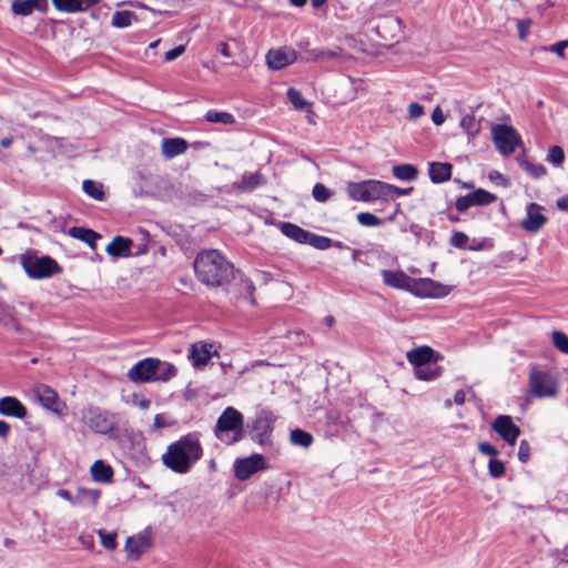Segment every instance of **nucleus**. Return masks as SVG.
Here are the masks:
<instances>
[{"label": "nucleus", "instance_id": "nucleus-1", "mask_svg": "<svg viewBox=\"0 0 568 568\" xmlns=\"http://www.w3.org/2000/svg\"><path fill=\"white\" fill-rule=\"evenodd\" d=\"M203 446L196 434L190 433L171 443L162 455L163 465L175 474H187L203 457Z\"/></svg>", "mask_w": 568, "mask_h": 568}, {"label": "nucleus", "instance_id": "nucleus-2", "mask_svg": "<svg viewBox=\"0 0 568 568\" xmlns=\"http://www.w3.org/2000/svg\"><path fill=\"white\" fill-rule=\"evenodd\" d=\"M382 277L387 286L406 290L420 297L440 298L452 291L449 286L432 278H413L402 271L383 270Z\"/></svg>", "mask_w": 568, "mask_h": 568}, {"label": "nucleus", "instance_id": "nucleus-3", "mask_svg": "<svg viewBox=\"0 0 568 568\" xmlns=\"http://www.w3.org/2000/svg\"><path fill=\"white\" fill-rule=\"evenodd\" d=\"M194 270L199 281L207 286H220L233 274V266L217 250H206L197 254Z\"/></svg>", "mask_w": 568, "mask_h": 568}, {"label": "nucleus", "instance_id": "nucleus-4", "mask_svg": "<svg viewBox=\"0 0 568 568\" xmlns=\"http://www.w3.org/2000/svg\"><path fill=\"white\" fill-rule=\"evenodd\" d=\"M244 417L234 407H226L220 415L214 434L226 445H233L244 437Z\"/></svg>", "mask_w": 568, "mask_h": 568}, {"label": "nucleus", "instance_id": "nucleus-5", "mask_svg": "<svg viewBox=\"0 0 568 568\" xmlns=\"http://www.w3.org/2000/svg\"><path fill=\"white\" fill-rule=\"evenodd\" d=\"M529 392L537 398L556 397L558 394V381L556 376L538 368H532L528 378Z\"/></svg>", "mask_w": 568, "mask_h": 568}, {"label": "nucleus", "instance_id": "nucleus-6", "mask_svg": "<svg viewBox=\"0 0 568 568\" xmlns=\"http://www.w3.org/2000/svg\"><path fill=\"white\" fill-rule=\"evenodd\" d=\"M21 264L31 278H45L61 272L59 264L50 256L23 255Z\"/></svg>", "mask_w": 568, "mask_h": 568}, {"label": "nucleus", "instance_id": "nucleus-7", "mask_svg": "<svg viewBox=\"0 0 568 568\" xmlns=\"http://www.w3.org/2000/svg\"><path fill=\"white\" fill-rule=\"evenodd\" d=\"M351 199L362 202L385 200V182L366 180L362 182H349L346 187Z\"/></svg>", "mask_w": 568, "mask_h": 568}, {"label": "nucleus", "instance_id": "nucleus-8", "mask_svg": "<svg viewBox=\"0 0 568 568\" xmlns=\"http://www.w3.org/2000/svg\"><path fill=\"white\" fill-rule=\"evenodd\" d=\"M83 422L95 433L110 434L118 425L116 415L109 412L102 410L98 407H89L82 412Z\"/></svg>", "mask_w": 568, "mask_h": 568}, {"label": "nucleus", "instance_id": "nucleus-9", "mask_svg": "<svg viewBox=\"0 0 568 568\" xmlns=\"http://www.w3.org/2000/svg\"><path fill=\"white\" fill-rule=\"evenodd\" d=\"M491 136L496 149L503 155H510L520 143V136L516 129L507 124H497L491 128Z\"/></svg>", "mask_w": 568, "mask_h": 568}, {"label": "nucleus", "instance_id": "nucleus-10", "mask_svg": "<svg viewBox=\"0 0 568 568\" xmlns=\"http://www.w3.org/2000/svg\"><path fill=\"white\" fill-rule=\"evenodd\" d=\"M266 468L265 457L261 454H253L248 457L236 459L234 463L235 477L240 480H246L252 475Z\"/></svg>", "mask_w": 568, "mask_h": 568}, {"label": "nucleus", "instance_id": "nucleus-11", "mask_svg": "<svg viewBox=\"0 0 568 568\" xmlns=\"http://www.w3.org/2000/svg\"><path fill=\"white\" fill-rule=\"evenodd\" d=\"M159 359L149 357L134 364L128 372V378L135 383L155 382V372Z\"/></svg>", "mask_w": 568, "mask_h": 568}, {"label": "nucleus", "instance_id": "nucleus-12", "mask_svg": "<svg viewBox=\"0 0 568 568\" xmlns=\"http://www.w3.org/2000/svg\"><path fill=\"white\" fill-rule=\"evenodd\" d=\"M493 429L510 446H514L520 436V428L508 415H499L491 424Z\"/></svg>", "mask_w": 568, "mask_h": 568}, {"label": "nucleus", "instance_id": "nucleus-13", "mask_svg": "<svg viewBox=\"0 0 568 568\" xmlns=\"http://www.w3.org/2000/svg\"><path fill=\"white\" fill-rule=\"evenodd\" d=\"M40 404L57 415H62L65 405L59 399L58 393L48 385L40 384L33 389Z\"/></svg>", "mask_w": 568, "mask_h": 568}, {"label": "nucleus", "instance_id": "nucleus-14", "mask_svg": "<svg viewBox=\"0 0 568 568\" xmlns=\"http://www.w3.org/2000/svg\"><path fill=\"white\" fill-rule=\"evenodd\" d=\"M297 60V53L294 49L282 47L272 49L266 54V63L270 69L281 70Z\"/></svg>", "mask_w": 568, "mask_h": 568}, {"label": "nucleus", "instance_id": "nucleus-15", "mask_svg": "<svg viewBox=\"0 0 568 568\" xmlns=\"http://www.w3.org/2000/svg\"><path fill=\"white\" fill-rule=\"evenodd\" d=\"M542 207L537 203H529L526 209V217L521 221V227L530 233L538 232L547 222L541 213Z\"/></svg>", "mask_w": 568, "mask_h": 568}, {"label": "nucleus", "instance_id": "nucleus-16", "mask_svg": "<svg viewBox=\"0 0 568 568\" xmlns=\"http://www.w3.org/2000/svg\"><path fill=\"white\" fill-rule=\"evenodd\" d=\"M376 31L386 41H397L402 33V21L396 17H384L376 24Z\"/></svg>", "mask_w": 568, "mask_h": 568}, {"label": "nucleus", "instance_id": "nucleus-17", "mask_svg": "<svg viewBox=\"0 0 568 568\" xmlns=\"http://www.w3.org/2000/svg\"><path fill=\"white\" fill-rule=\"evenodd\" d=\"M215 353L212 344L197 342L191 345L187 357L194 367L201 368L210 362Z\"/></svg>", "mask_w": 568, "mask_h": 568}, {"label": "nucleus", "instance_id": "nucleus-18", "mask_svg": "<svg viewBox=\"0 0 568 568\" xmlns=\"http://www.w3.org/2000/svg\"><path fill=\"white\" fill-rule=\"evenodd\" d=\"M150 547L151 540L145 534L129 537L125 542V550L130 560H138Z\"/></svg>", "mask_w": 568, "mask_h": 568}, {"label": "nucleus", "instance_id": "nucleus-19", "mask_svg": "<svg viewBox=\"0 0 568 568\" xmlns=\"http://www.w3.org/2000/svg\"><path fill=\"white\" fill-rule=\"evenodd\" d=\"M28 414L26 406L13 396L0 398V415L23 419Z\"/></svg>", "mask_w": 568, "mask_h": 568}, {"label": "nucleus", "instance_id": "nucleus-20", "mask_svg": "<svg viewBox=\"0 0 568 568\" xmlns=\"http://www.w3.org/2000/svg\"><path fill=\"white\" fill-rule=\"evenodd\" d=\"M101 0H52L53 7L61 12L75 13L87 11Z\"/></svg>", "mask_w": 568, "mask_h": 568}, {"label": "nucleus", "instance_id": "nucleus-21", "mask_svg": "<svg viewBox=\"0 0 568 568\" xmlns=\"http://www.w3.org/2000/svg\"><path fill=\"white\" fill-rule=\"evenodd\" d=\"M408 362L416 368L422 367L430 362L437 361V355L429 346H420L408 351L406 354Z\"/></svg>", "mask_w": 568, "mask_h": 568}, {"label": "nucleus", "instance_id": "nucleus-22", "mask_svg": "<svg viewBox=\"0 0 568 568\" xmlns=\"http://www.w3.org/2000/svg\"><path fill=\"white\" fill-rule=\"evenodd\" d=\"M12 12L17 16H29L34 10L47 11V0H14L11 6Z\"/></svg>", "mask_w": 568, "mask_h": 568}, {"label": "nucleus", "instance_id": "nucleus-23", "mask_svg": "<svg viewBox=\"0 0 568 568\" xmlns=\"http://www.w3.org/2000/svg\"><path fill=\"white\" fill-rule=\"evenodd\" d=\"M133 241L123 236H115L106 246V253L113 257H128L131 254Z\"/></svg>", "mask_w": 568, "mask_h": 568}, {"label": "nucleus", "instance_id": "nucleus-24", "mask_svg": "<svg viewBox=\"0 0 568 568\" xmlns=\"http://www.w3.org/2000/svg\"><path fill=\"white\" fill-rule=\"evenodd\" d=\"M187 150V142L182 138L163 139L161 151L164 158L172 159L183 154Z\"/></svg>", "mask_w": 568, "mask_h": 568}, {"label": "nucleus", "instance_id": "nucleus-25", "mask_svg": "<svg viewBox=\"0 0 568 568\" xmlns=\"http://www.w3.org/2000/svg\"><path fill=\"white\" fill-rule=\"evenodd\" d=\"M266 183V179L263 174L255 172L244 174L239 182L235 183V187L242 192H251L258 186Z\"/></svg>", "mask_w": 568, "mask_h": 568}, {"label": "nucleus", "instance_id": "nucleus-26", "mask_svg": "<svg viewBox=\"0 0 568 568\" xmlns=\"http://www.w3.org/2000/svg\"><path fill=\"white\" fill-rule=\"evenodd\" d=\"M68 234L73 239L87 243L92 250H95V242L101 237V235L94 232L93 230L85 229L82 226L70 227Z\"/></svg>", "mask_w": 568, "mask_h": 568}, {"label": "nucleus", "instance_id": "nucleus-27", "mask_svg": "<svg viewBox=\"0 0 568 568\" xmlns=\"http://www.w3.org/2000/svg\"><path fill=\"white\" fill-rule=\"evenodd\" d=\"M452 165L449 163L433 162L429 165V178L434 183H443L452 176Z\"/></svg>", "mask_w": 568, "mask_h": 568}, {"label": "nucleus", "instance_id": "nucleus-28", "mask_svg": "<svg viewBox=\"0 0 568 568\" xmlns=\"http://www.w3.org/2000/svg\"><path fill=\"white\" fill-rule=\"evenodd\" d=\"M281 232L288 239L300 243L306 244L310 231L300 227L296 224L284 222L281 224Z\"/></svg>", "mask_w": 568, "mask_h": 568}, {"label": "nucleus", "instance_id": "nucleus-29", "mask_svg": "<svg viewBox=\"0 0 568 568\" xmlns=\"http://www.w3.org/2000/svg\"><path fill=\"white\" fill-rule=\"evenodd\" d=\"M100 496L101 491L98 489L80 487L78 488L77 494L74 496V503L81 506L95 507Z\"/></svg>", "mask_w": 568, "mask_h": 568}, {"label": "nucleus", "instance_id": "nucleus-30", "mask_svg": "<svg viewBox=\"0 0 568 568\" xmlns=\"http://www.w3.org/2000/svg\"><path fill=\"white\" fill-rule=\"evenodd\" d=\"M91 476L95 481L99 483H111L113 478V469L110 465L103 460H97L91 466Z\"/></svg>", "mask_w": 568, "mask_h": 568}, {"label": "nucleus", "instance_id": "nucleus-31", "mask_svg": "<svg viewBox=\"0 0 568 568\" xmlns=\"http://www.w3.org/2000/svg\"><path fill=\"white\" fill-rule=\"evenodd\" d=\"M138 21V17L132 11H115L111 19V24L114 28H126Z\"/></svg>", "mask_w": 568, "mask_h": 568}, {"label": "nucleus", "instance_id": "nucleus-32", "mask_svg": "<svg viewBox=\"0 0 568 568\" xmlns=\"http://www.w3.org/2000/svg\"><path fill=\"white\" fill-rule=\"evenodd\" d=\"M393 175L402 181H414L417 178L418 171L412 164H399L393 168Z\"/></svg>", "mask_w": 568, "mask_h": 568}, {"label": "nucleus", "instance_id": "nucleus-33", "mask_svg": "<svg viewBox=\"0 0 568 568\" xmlns=\"http://www.w3.org/2000/svg\"><path fill=\"white\" fill-rule=\"evenodd\" d=\"M204 118L210 123H221L225 125H231L235 123V118L233 116V114L225 111L210 110L205 113Z\"/></svg>", "mask_w": 568, "mask_h": 568}, {"label": "nucleus", "instance_id": "nucleus-34", "mask_svg": "<svg viewBox=\"0 0 568 568\" xmlns=\"http://www.w3.org/2000/svg\"><path fill=\"white\" fill-rule=\"evenodd\" d=\"M176 367L168 362L159 359V365L155 372V382H168L176 375Z\"/></svg>", "mask_w": 568, "mask_h": 568}, {"label": "nucleus", "instance_id": "nucleus-35", "mask_svg": "<svg viewBox=\"0 0 568 568\" xmlns=\"http://www.w3.org/2000/svg\"><path fill=\"white\" fill-rule=\"evenodd\" d=\"M290 440L295 446H301L303 448H308L313 442V436L300 428L293 429L290 434Z\"/></svg>", "mask_w": 568, "mask_h": 568}, {"label": "nucleus", "instance_id": "nucleus-36", "mask_svg": "<svg viewBox=\"0 0 568 568\" xmlns=\"http://www.w3.org/2000/svg\"><path fill=\"white\" fill-rule=\"evenodd\" d=\"M82 189L90 197L98 201L104 200V191L102 183L93 180H85L83 181Z\"/></svg>", "mask_w": 568, "mask_h": 568}, {"label": "nucleus", "instance_id": "nucleus-37", "mask_svg": "<svg viewBox=\"0 0 568 568\" xmlns=\"http://www.w3.org/2000/svg\"><path fill=\"white\" fill-rule=\"evenodd\" d=\"M0 324L6 328L20 332L21 326L18 320L14 317L13 312L11 310H1L0 311Z\"/></svg>", "mask_w": 568, "mask_h": 568}, {"label": "nucleus", "instance_id": "nucleus-38", "mask_svg": "<svg viewBox=\"0 0 568 568\" xmlns=\"http://www.w3.org/2000/svg\"><path fill=\"white\" fill-rule=\"evenodd\" d=\"M460 126L469 136H475L480 130L479 122L473 114H466L460 120Z\"/></svg>", "mask_w": 568, "mask_h": 568}, {"label": "nucleus", "instance_id": "nucleus-39", "mask_svg": "<svg viewBox=\"0 0 568 568\" xmlns=\"http://www.w3.org/2000/svg\"><path fill=\"white\" fill-rule=\"evenodd\" d=\"M520 166L528 175H530L534 179H539V178L546 175V173H547L546 168L540 163H531L529 161H521Z\"/></svg>", "mask_w": 568, "mask_h": 568}, {"label": "nucleus", "instance_id": "nucleus-40", "mask_svg": "<svg viewBox=\"0 0 568 568\" xmlns=\"http://www.w3.org/2000/svg\"><path fill=\"white\" fill-rule=\"evenodd\" d=\"M337 54L333 51H325V50H318L314 49L308 52H305V55L303 57L304 61H328L333 58H335Z\"/></svg>", "mask_w": 568, "mask_h": 568}, {"label": "nucleus", "instance_id": "nucleus-41", "mask_svg": "<svg viewBox=\"0 0 568 568\" xmlns=\"http://www.w3.org/2000/svg\"><path fill=\"white\" fill-rule=\"evenodd\" d=\"M288 101L294 105L297 110H304L310 106L308 101H306L302 93L295 88H290L286 92Z\"/></svg>", "mask_w": 568, "mask_h": 568}, {"label": "nucleus", "instance_id": "nucleus-42", "mask_svg": "<svg viewBox=\"0 0 568 568\" xmlns=\"http://www.w3.org/2000/svg\"><path fill=\"white\" fill-rule=\"evenodd\" d=\"M306 244H310L317 250H327L332 246V240L310 232Z\"/></svg>", "mask_w": 568, "mask_h": 568}, {"label": "nucleus", "instance_id": "nucleus-43", "mask_svg": "<svg viewBox=\"0 0 568 568\" xmlns=\"http://www.w3.org/2000/svg\"><path fill=\"white\" fill-rule=\"evenodd\" d=\"M471 196L474 199L476 206L477 205H487L497 200L496 195H494L493 193H490L486 190H483V189H478L475 192H473Z\"/></svg>", "mask_w": 568, "mask_h": 568}, {"label": "nucleus", "instance_id": "nucleus-44", "mask_svg": "<svg viewBox=\"0 0 568 568\" xmlns=\"http://www.w3.org/2000/svg\"><path fill=\"white\" fill-rule=\"evenodd\" d=\"M547 161L555 166H560L565 161V152L561 146L554 145L549 149Z\"/></svg>", "mask_w": 568, "mask_h": 568}, {"label": "nucleus", "instance_id": "nucleus-45", "mask_svg": "<svg viewBox=\"0 0 568 568\" xmlns=\"http://www.w3.org/2000/svg\"><path fill=\"white\" fill-rule=\"evenodd\" d=\"M98 535L100 537L102 546L108 550H114L116 548V534L108 532L104 529H99Z\"/></svg>", "mask_w": 568, "mask_h": 568}, {"label": "nucleus", "instance_id": "nucleus-46", "mask_svg": "<svg viewBox=\"0 0 568 568\" xmlns=\"http://www.w3.org/2000/svg\"><path fill=\"white\" fill-rule=\"evenodd\" d=\"M552 343L555 347L564 354H568V336L560 332L554 331L551 334Z\"/></svg>", "mask_w": 568, "mask_h": 568}, {"label": "nucleus", "instance_id": "nucleus-47", "mask_svg": "<svg viewBox=\"0 0 568 568\" xmlns=\"http://www.w3.org/2000/svg\"><path fill=\"white\" fill-rule=\"evenodd\" d=\"M413 187L400 189L393 184L385 183V200H393L396 196L408 195Z\"/></svg>", "mask_w": 568, "mask_h": 568}, {"label": "nucleus", "instance_id": "nucleus-48", "mask_svg": "<svg viewBox=\"0 0 568 568\" xmlns=\"http://www.w3.org/2000/svg\"><path fill=\"white\" fill-rule=\"evenodd\" d=\"M357 221L363 226H379L383 223L379 217L368 212L358 213Z\"/></svg>", "mask_w": 568, "mask_h": 568}, {"label": "nucleus", "instance_id": "nucleus-49", "mask_svg": "<svg viewBox=\"0 0 568 568\" xmlns=\"http://www.w3.org/2000/svg\"><path fill=\"white\" fill-rule=\"evenodd\" d=\"M313 197L317 202H326L332 196V192L322 183H316L312 191Z\"/></svg>", "mask_w": 568, "mask_h": 568}, {"label": "nucleus", "instance_id": "nucleus-50", "mask_svg": "<svg viewBox=\"0 0 568 568\" xmlns=\"http://www.w3.org/2000/svg\"><path fill=\"white\" fill-rule=\"evenodd\" d=\"M439 375V371L426 368L424 366L417 367L415 369V376L420 381H432L435 379Z\"/></svg>", "mask_w": 568, "mask_h": 568}, {"label": "nucleus", "instance_id": "nucleus-51", "mask_svg": "<svg viewBox=\"0 0 568 568\" xmlns=\"http://www.w3.org/2000/svg\"><path fill=\"white\" fill-rule=\"evenodd\" d=\"M488 470L494 478H499L505 474V465L499 459H490L488 463Z\"/></svg>", "mask_w": 568, "mask_h": 568}, {"label": "nucleus", "instance_id": "nucleus-52", "mask_svg": "<svg viewBox=\"0 0 568 568\" xmlns=\"http://www.w3.org/2000/svg\"><path fill=\"white\" fill-rule=\"evenodd\" d=\"M455 206L456 209L459 211V212H465L467 211L469 207L471 206H476L475 205V202H474V199L471 196V193L467 194V195H464V196H460L456 200V203H455Z\"/></svg>", "mask_w": 568, "mask_h": 568}, {"label": "nucleus", "instance_id": "nucleus-53", "mask_svg": "<svg viewBox=\"0 0 568 568\" xmlns=\"http://www.w3.org/2000/svg\"><path fill=\"white\" fill-rule=\"evenodd\" d=\"M239 286H240V290L247 295V297L250 298V302L252 304H254L253 293L255 291V286L253 284V282L247 278H241L239 282Z\"/></svg>", "mask_w": 568, "mask_h": 568}, {"label": "nucleus", "instance_id": "nucleus-54", "mask_svg": "<svg viewBox=\"0 0 568 568\" xmlns=\"http://www.w3.org/2000/svg\"><path fill=\"white\" fill-rule=\"evenodd\" d=\"M468 236L463 232H455L450 237V244L458 248H466Z\"/></svg>", "mask_w": 568, "mask_h": 568}, {"label": "nucleus", "instance_id": "nucleus-55", "mask_svg": "<svg viewBox=\"0 0 568 568\" xmlns=\"http://www.w3.org/2000/svg\"><path fill=\"white\" fill-rule=\"evenodd\" d=\"M530 457V446L527 440H521L518 448V458L521 463H527Z\"/></svg>", "mask_w": 568, "mask_h": 568}, {"label": "nucleus", "instance_id": "nucleus-56", "mask_svg": "<svg viewBox=\"0 0 568 568\" xmlns=\"http://www.w3.org/2000/svg\"><path fill=\"white\" fill-rule=\"evenodd\" d=\"M424 114V106L417 102L408 105V115L412 120H417Z\"/></svg>", "mask_w": 568, "mask_h": 568}, {"label": "nucleus", "instance_id": "nucleus-57", "mask_svg": "<svg viewBox=\"0 0 568 568\" xmlns=\"http://www.w3.org/2000/svg\"><path fill=\"white\" fill-rule=\"evenodd\" d=\"M530 26V19H523L517 22L518 36L521 40H524L527 37Z\"/></svg>", "mask_w": 568, "mask_h": 568}, {"label": "nucleus", "instance_id": "nucleus-58", "mask_svg": "<svg viewBox=\"0 0 568 568\" xmlns=\"http://www.w3.org/2000/svg\"><path fill=\"white\" fill-rule=\"evenodd\" d=\"M184 51H185V45H183V44L178 45L176 48L169 50L165 53L164 59L168 62L173 61V60L178 59L180 55H182L184 53Z\"/></svg>", "mask_w": 568, "mask_h": 568}, {"label": "nucleus", "instance_id": "nucleus-59", "mask_svg": "<svg viewBox=\"0 0 568 568\" xmlns=\"http://www.w3.org/2000/svg\"><path fill=\"white\" fill-rule=\"evenodd\" d=\"M132 403H133V405L138 406L139 408H141L143 410H146L151 405L150 399H148L143 396L136 395V394H134L132 396Z\"/></svg>", "mask_w": 568, "mask_h": 568}, {"label": "nucleus", "instance_id": "nucleus-60", "mask_svg": "<svg viewBox=\"0 0 568 568\" xmlns=\"http://www.w3.org/2000/svg\"><path fill=\"white\" fill-rule=\"evenodd\" d=\"M568 47V43L567 41H560V42H557L555 44H551L548 50L550 52H554L556 54H558L560 58H564L565 57V49Z\"/></svg>", "mask_w": 568, "mask_h": 568}, {"label": "nucleus", "instance_id": "nucleus-61", "mask_svg": "<svg viewBox=\"0 0 568 568\" xmlns=\"http://www.w3.org/2000/svg\"><path fill=\"white\" fill-rule=\"evenodd\" d=\"M478 449L481 454L487 456H496L498 454V450L489 443H480L478 445Z\"/></svg>", "mask_w": 568, "mask_h": 568}, {"label": "nucleus", "instance_id": "nucleus-62", "mask_svg": "<svg viewBox=\"0 0 568 568\" xmlns=\"http://www.w3.org/2000/svg\"><path fill=\"white\" fill-rule=\"evenodd\" d=\"M557 561L559 565L568 564V545L556 554Z\"/></svg>", "mask_w": 568, "mask_h": 568}, {"label": "nucleus", "instance_id": "nucleus-63", "mask_svg": "<svg viewBox=\"0 0 568 568\" xmlns=\"http://www.w3.org/2000/svg\"><path fill=\"white\" fill-rule=\"evenodd\" d=\"M432 120L436 125H440L444 123V114L438 106L433 111Z\"/></svg>", "mask_w": 568, "mask_h": 568}, {"label": "nucleus", "instance_id": "nucleus-64", "mask_svg": "<svg viewBox=\"0 0 568 568\" xmlns=\"http://www.w3.org/2000/svg\"><path fill=\"white\" fill-rule=\"evenodd\" d=\"M556 205L560 211L568 212V194L559 197Z\"/></svg>", "mask_w": 568, "mask_h": 568}]
</instances>
